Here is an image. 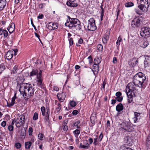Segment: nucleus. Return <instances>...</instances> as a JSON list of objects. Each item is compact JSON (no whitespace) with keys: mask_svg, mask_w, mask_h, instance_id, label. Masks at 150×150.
Wrapping results in <instances>:
<instances>
[{"mask_svg":"<svg viewBox=\"0 0 150 150\" xmlns=\"http://www.w3.org/2000/svg\"><path fill=\"white\" fill-rule=\"evenodd\" d=\"M5 69V67L4 64H1L0 65V75L2 72Z\"/></svg>","mask_w":150,"mask_h":150,"instance_id":"29","label":"nucleus"},{"mask_svg":"<svg viewBox=\"0 0 150 150\" xmlns=\"http://www.w3.org/2000/svg\"><path fill=\"white\" fill-rule=\"evenodd\" d=\"M8 129L10 131H12L13 130V126L12 125H10L8 126Z\"/></svg>","mask_w":150,"mask_h":150,"instance_id":"51","label":"nucleus"},{"mask_svg":"<svg viewBox=\"0 0 150 150\" xmlns=\"http://www.w3.org/2000/svg\"><path fill=\"white\" fill-rule=\"evenodd\" d=\"M69 20H67L65 23L66 26L70 28L78 31L82 30V26L80 22L78 19L75 18H71L69 16H68Z\"/></svg>","mask_w":150,"mask_h":150,"instance_id":"3","label":"nucleus"},{"mask_svg":"<svg viewBox=\"0 0 150 150\" xmlns=\"http://www.w3.org/2000/svg\"><path fill=\"white\" fill-rule=\"evenodd\" d=\"M141 18L137 17L134 18L132 21V25L134 28L138 27L141 25Z\"/></svg>","mask_w":150,"mask_h":150,"instance_id":"8","label":"nucleus"},{"mask_svg":"<svg viewBox=\"0 0 150 150\" xmlns=\"http://www.w3.org/2000/svg\"><path fill=\"white\" fill-rule=\"evenodd\" d=\"M50 24L52 25L54 30L57 28V24L56 23H54L53 22H50Z\"/></svg>","mask_w":150,"mask_h":150,"instance_id":"33","label":"nucleus"},{"mask_svg":"<svg viewBox=\"0 0 150 150\" xmlns=\"http://www.w3.org/2000/svg\"><path fill=\"white\" fill-rule=\"evenodd\" d=\"M144 67L145 68L148 67L149 65V60L148 59H146L144 62Z\"/></svg>","mask_w":150,"mask_h":150,"instance_id":"27","label":"nucleus"},{"mask_svg":"<svg viewBox=\"0 0 150 150\" xmlns=\"http://www.w3.org/2000/svg\"><path fill=\"white\" fill-rule=\"evenodd\" d=\"M144 38L146 39V41L148 43H149V42H150V35H149L148 36H147L144 37Z\"/></svg>","mask_w":150,"mask_h":150,"instance_id":"47","label":"nucleus"},{"mask_svg":"<svg viewBox=\"0 0 150 150\" xmlns=\"http://www.w3.org/2000/svg\"><path fill=\"white\" fill-rule=\"evenodd\" d=\"M15 24L13 23H12L9 27L7 28L9 32L10 33L13 32L15 29Z\"/></svg>","mask_w":150,"mask_h":150,"instance_id":"16","label":"nucleus"},{"mask_svg":"<svg viewBox=\"0 0 150 150\" xmlns=\"http://www.w3.org/2000/svg\"><path fill=\"white\" fill-rule=\"evenodd\" d=\"M41 111L42 112H46V109L44 107L42 106V107L41 108Z\"/></svg>","mask_w":150,"mask_h":150,"instance_id":"58","label":"nucleus"},{"mask_svg":"<svg viewBox=\"0 0 150 150\" xmlns=\"http://www.w3.org/2000/svg\"><path fill=\"white\" fill-rule=\"evenodd\" d=\"M95 20L93 18H91L88 21L87 28L90 31H94L97 29Z\"/></svg>","mask_w":150,"mask_h":150,"instance_id":"6","label":"nucleus"},{"mask_svg":"<svg viewBox=\"0 0 150 150\" xmlns=\"http://www.w3.org/2000/svg\"><path fill=\"white\" fill-rule=\"evenodd\" d=\"M98 49L99 51H102L103 49V47L102 45L99 44L98 45Z\"/></svg>","mask_w":150,"mask_h":150,"instance_id":"49","label":"nucleus"},{"mask_svg":"<svg viewBox=\"0 0 150 150\" xmlns=\"http://www.w3.org/2000/svg\"><path fill=\"white\" fill-rule=\"evenodd\" d=\"M36 81L38 82L37 85L38 86L42 88H44V85L42 83V80H37Z\"/></svg>","mask_w":150,"mask_h":150,"instance_id":"21","label":"nucleus"},{"mask_svg":"<svg viewBox=\"0 0 150 150\" xmlns=\"http://www.w3.org/2000/svg\"><path fill=\"white\" fill-rule=\"evenodd\" d=\"M25 116L24 114L21 115L17 119L15 120V122L16 127H19L24 123Z\"/></svg>","mask_w":150,"mask_h":150,"instance_id":"7","label":"nucleus"},{"mask_svg":"<svg viewBox=\"0 0 150 150\" xmlns=\"http://www.w3.org/2000/svg\"><path fill=\"white\" fill-rule=\"evenodd\" d=\"M145 144L148 148L150 149V133L149 134L146 139Z\"/></svg>","mask_w":150,"mask_h":150,"instance_id":"18","label":"nucleus"},{"mask_svg":"<svg viewBox=\"0 0 150 150\" xmlns=\"http://www.w3.org/2000/svg\"><path fill=\"white\" fill-rule=\"evenodd\" d=\"M6 4V0H1L0 1V11L3 10L5 7Z\"/></svg>","mask_w":150,"mask_h":150,"instance_id":"15","label":"nucleus"},{"mask_svg":"<svg viewBox=\"0 0 150 150\" xmlns=\"http://www.w3.org/2000/svg\"><path fill=\"white\" fill-rule=\"evenodd\" d=\"M58 99L61 102H63L66 96V94L65 93L62 92L61 93H58L57 95Z\"/></svg>","mask_w":150,"mask_h":150,"instance_id":"10","label":"nucleus"},{"mask_svg":"<svg viewBox=\"0 0 150 150\" xmlns=\"http://www.w3.org/2000/svg\"><path fill=\"white\" fill-rule=\"evenodd\" d=\"M46 26L47 28L50 30H54L53 27H52V25L50 24V23L46 25Z\"/></svg>","mask_w":150,"mask_h":150,"instance_id":"42","label":"nucleus"},{"mask_svg":"<svg viewBox=\"0 0 150 150\" xmlns=\"http://www.w3.org/2000/svg\"><path fill=\"white\" fill-rule=\"evenodd\" d=\"M134 113L135 117L133 118L134 123L138 122L140 119V117L139 115L140 113H137V114Z\"/></svg>","mask_w":150,"mask_h":150,"instance_id":"20","label":"nucleus"},{"mask_svg":"<svg viewBox=\"0 0 150 150\" xmlns=\"http://www.w3.org/2000/svg\"><path fill=\"white\" fill-rule=\"evenodd\" d=\"M80 131L79 130L76 129L74 131V133L78 136L80 134Z\"/></svg>","mask_w":150,"mask_h":150,"instance_id":"44","label":"nucleus"},{"mask_svg":"<svg viewBox=\"0 0 150 150\" xmlns=\"http://www.w3.org/2000/svg\"><path fill=\"white\" fill-rule=\"evenodd\" d=\"M94 64L96 65H98L99 62L98 60L96 59H95L94 60Z\"/></svg>","mask_w":150,"mask_h":150,"instance_id":"63","label":"nucleus"},{"mask_svg":"<svg viewBox=\"0 0 150 150\" xmlns=\"http://www.w3.org/2000/svg\"><path fill=\"white\" fill-rule=\"evenodd\" d=\"M88 58L89 59V63L91 64L93 62V59L91 56H89Z\"/></svg>","mask_w":150,"mask_h":150,"instance_id":"57","label":"nucleus"},{"mask_svg":"<svg viewBox=\"0 0 150 150\" xmlns=\"http://www.w3.org/2000/svg\"><path fill=\"white\" fill-rule=\"evenodd\" d=\"M63 126H64V128L63 129V130L64 131L66 132L68 129V126L67 125H63Z\"/></svg>","mask_w":150,"mask_h":150,"instance_id":"60","label":"nucleus"},{"mask_svg":"<svg viewBox=\"0 0 150 150\" xmlns=\"http://www.w3.org/2000/svg\"><path fill=\"white\" fill-rule=\"evenodd\" d=\"M26 131L25 130H21L20 133L21 138L22 139H23L25 138L26 135Z\"/></svg>","mask_w":150,"mask_h":150,"instance_id":"22","label":"nucleus"},{"mask_svg":"<svg viewBox=\"0 0 150 150\" xmlns=\"http://www.w3.org/2000/svg\"><path fill=\"white\" fill-rule=\"evenodd\" d=\"M14 103H15L14 102H13L11 101V103L7 102V106L8 107H10L13 106L14 105Z\"/></svg>","mask_w":150,"mask_h":150,"instance_id":"48","label":"nucleus"},{"mask_svg":"<svg viewBox=\"0 0 150 150\" xmlns=\"http://www.w3.org/2000/svg\"><path fill=\"white\" fill-rule=\"evenodd\" d=\"M123 109V106L122 104L120 103L116 106V110L118 112H120Z\"/></svg>","mask_w":150,"mask_h":150,"instance_id":"19","label":"nucleus"},{"mask_svg":"<svg viewBox=\"0 0 150 150\" xmlns=\"http://www.w3.org/2000/svg\"><path fill=\"white\" fill-rule=\"evenodd\" d=\"M115 95L117 97H120L121 96L122 93L120 92H117L116 93Z\"/></svg>","mask_w":150,"mask_h":150,"instance_id":"59","label":"nucleus"},{"mask_svg":"<svg viewBox=\"0 0 150 150\" xmlns=\"http://www.w3.org/2000/svg\"><path fill=\"white\" fill-rule=\"evenodd\" d=\"M103 5H101L100 6V8H101V12H100V14H104V8L103 7Z\"/></svg>","mask_w":150,"mask_h":150,"instance_id":"61","label":"nucleus"},{"mask_svg":"<svg viewBox=\"0 0 150 150\" xmlns=\"http://www.w3.org/2000/svg\"><path fill=\"white\" fill-rule=\"evenodd\" d=\"M146 79V77L144 74L142 72H139L134 76L133 82L128 84L127 86L129 90L133 92L134 96L136 95L138 92L137 86L139 88H142L143 83Z\"/></svg>","mask_w":150,"mask_h":150,"instance_id":"1","label":"nucleus"},{"mask_svg":"<svg viewBox=\"0 0 150 150\" xmlns=\"http://www.w3.org/2000/svg\"><path fill=\"white\" fill-rule=\"evenodd\" d=\"M32 144V143L30 142H28L25 143V147L26 149H30Z\"/></svg>","mask_w":150,"mask_h":150,"instance_id":"24","label":"nucleus"},{"mask_svg":"<svg viewBox=\"0 0 150 150\" xmlns=\"http://www.w3.org/2000/svg\"><path fill=\"white\" fill-rule=\"evenodd\" d=\"M115 99L118 102H121L123 99L122 96H121L119 97H117L115 98Z\"/></svg>","mask_w":150,"mask_h":150,"instance_id":"46","label":"nucleus"},{"mask_svg":"<svg viewBox=\"0 0 150 150\" xmlns=\"http://www.w3.org/2000/svg\"><path fill=\"white\" fill-rule=\"evenodd\" d=\"M89 147V145L88 143V141L86 140L83 141V144L82 143H80L79 145L80 148L88 149Z\"/></svg>","mask_w":150,"mask_h":150,"instance_id":"11","label":"nucleus"},{"mask_svg":"<svg viewBox=\"0 0 150 150\" xmlns=\"http://www.w3.org/2000/svg\"><path fill=\"white\" fill-rule=\"evenodd\" d=\"M3 35L4 38H6L8 35V33L6 30L0 28V35Z\"/></svg>","mask_w":150,"mask_h":150,"instance_id":"17","label":"nucleus"},{"mask_svg":"<svg viewBox=\"0 0 150 150\" xmlns=\"http://www.w3.org/2000/svg\"><path fill=\"white\" fill-rule=\"evenodd\" d=\"M69 44L70 45H72L73 44V38H70L69 39Z\"/></svg>","mask_w":150,"mask_h":150,"instance_id":"54","label":"nucleus"},{"mask_svg":"<svg viewBox=\"0 0 150 150\" xmlns=\"http://www.w3.org/2000/svg\"><path fill=\"white\" fill-rule=\"evenodd\" d=\"M31 24L32 25V26L33 27V28H34L35 30L36 31L37 30V29H36V27L34 25L33 23V21L32 19H31Z\"/></svg>","mask_w":150,"mask_h":150,"instance_id":"62","label":"nucleus"},{"mask_svg":"<svg viewBox=\"0 0 150 150\" xmlns=\"http://www.w3.org/2000/svg\"><path fill=\"white\" fill-rule=\"evenodd\" d=\"M69 104L72 107L75 106L76 105V102L74 101H70Z\"/></svg>","mask_w":150,"mask_h":150,"instance_id":"35","label":"nucleus"},{"mask_svg":"<svg viewBox=\"0 0 150 150\" xmlns=\"http://www.w3.org/2000/svg\"><path fill=\"white\" fill-rule=\"evenodd\" d=\"M138 7L142 11H147L150 4V0H140Z\"/></svg>","mask_w":150,"mask_h":150,"instance_id":"4","label":"nucleus"},{"mask_svg":"<svg viewBox=\"0 0 150 150\" xmlns=\"http://www.w3.org/2000/svg\"><path fill=\"white\" fill-rule=\"evenodd\" d=\"M45 4L44 3L40 4L39 5V7L40 9H42L45 6Z\"/></svg>","mask_w":150,"mask_h":150,"instance_id":"50","label":"nucleus"},{"mask_svg":"<svg viewBox=\"0 0 150 150\" xmlns=\"http://www.w3.org/2000/svg\"><path fill=\"white\" fill-rule=\"evenodd\" d=\"M13 52L11 50H9L7 53L6 55V57L7 59L9 60L11 59L13 57Z\"/></svg>","mask_w":150,"mask_h":150,"instance_id":"14","label":"nucleus"},{"mask_svg":"<svg viewBox=\"0 0 150 150\" xmlns=\"http://www.w3.org/2000/svg\"><path fill=\"white\" fill-rule=\"evenodd\" d=\"M80 121L79 120H78L74 123V126H76L77 128H79L80 127L78 126V125L80 124Z\"/></svg>","mask_w":150,"mask_h":150,"instance_id":"37","label":"nucleus"},{"mask_svg":"<svg viewBox=\"0 0 150 150\" xmlns=\"http://www.w3.org/2000/svg\"><path fill=\"white\" fill-rule=\"evenodd\" d=\"M71 2V7H76L78 6V4L76 3H74L73 2H74V0H69Z\"/></svg>","mask_w":150,"mask_h":150,"instance_id":"34","label":"nucleus"},{"mask_svg":"<svg viewBox=\"0 0 150 150\" xmlns=\"http://www.w3.org/2000/svg\"><path fill=\"white\" fill-rule=\"evenodd\" d=\"M126 92L128 96L129 99H128V102L129 103H131L132 101V99L133 98V94H133V92L132 91H130L129 90L128 92L127 91V90L126 91Z\"/></svg>","mask_w":150,"mask_h":150,"instance_id":"13","label":"nucleus"},{"mask_svg":"<svg viewBox=\"0 0 150 150\" xmlns=\"http://www.w3.org/2000/svg\"><path fill=\"white\" fill-rule=\"evenodd\" d=\"M38 118V113H34L33 119L34 120H37Z\"/></svg>","mask_w":150,"mask_h":150,"instance_id":"43","label":"nucleus"},{"mask_svg":"<svg viewBox=\"0 0 150 150\" xmlns=\"http://www.w3.org/2000/svg\"><path fill=\"white\" fill-rule=\"evenodd\" d=\"M38 137L39 139L42 140H43V138L44 137V136L43 134L40 133L38 134Z\"/></svg>","mask_w":150,"mask_h":150,"instance_id":"36","label":"nucleus"},{"mask_svg":"<svg viewBox=\"0 0 150 150\" xmlns=\"http://www.w3.org/2000/svg\"><path fill=\"white\" fill-rule=\"evenodd\" d=\"M42 115L45 117L46 121L49 122V113H42Z\"/></svg>","mask_w":150,"mask_h":150,"instance_id":"23","label":"nucleus"},{"mask_svg":"<svg viewBox=\"0 0 150 150\" xmlns=\"http://www.w3.org/2000/svg\"><path fill=\"white\" fill-rule=\"evenodd\" d=\"M33 131V129L32 127H30L28 129V132L29 134V135H32V133Z\"/></svg>","mask_w":150,"mask_h":150,"instance_id":"52","label":"nucleus"},{"mask_svg":"<svg viewBox=\"0 0 150 150\" xmlns=\"http://www.w3.org/2000/svg\"><path fill=\"white\" fill-rule=\"evenodd\" d=\"M149 45V43L146 41H144L141 45V46L143 48H145L148 45Z\"/></svg>","mask_w":150,"mask_h":150,"instance_id":"28","label":"nucleus"},{"mask_svg":"<svg viewBox=\"0 0 150 150\" xmlns=\"http://www.w3.org/2000/svg\"><path fill=\"white\" fill-rule=\"evenodd\" d=\"M38 70L37 69H33L32 72L30 73L31 76L35 75L38 74Z\"/></svg>","mask_w":150,"mask_h":150,"instance_id":"30","label":"nucleus"},{"mask_svg":"<svg viewBox=\"0 0 150 150\" xmlns=\"http://www.w3.org/2000/svg\"><path fill=\"white\" fill-rule=\"evenodd\" d=\"M93 69H95V71H98L99 70V67L98 65L93 64Z\"/></svg>","mask_w":150,"mask_h":150,"instance_id":"39","label":"nucleus"},{"mask_svg":"<svg viewBox=\"0 0 150 150\" xmlns=\"http://www.w3.org/2000/svg\"><path fill=\"white\" fill-rule=\"evenodd\" d=\"M109 37L108 35H105L104 36L102 39L103 43H106Z\"/></svg>","mask_w":150,"mask_h":150,"instance_id":"31","label":"nucleus"},{"mask_svg":"<svg viewBox=\"0 0 150 150\" xmlns=\"http://www.w3.org/2000/svg\"><path fill=\"white\" fill-rule=\"evenodd\" d=\"M150 28L148 26H143L141 28L140 35L144 38L150 35Z\"/></svg>","mask_w":150,"mask_h":150,"instance_id":"5","label":"nucleus"},{"mask_svg":"<svg viewBox=\"0 0 150 150\" xmlns=\"http://www.w3.org/2000/svg\"><path fill=\"white\" fill-rule=\"evenodd\" d=\"M19 91L25 100H27L33 95L35 89L31 84L24 83L20 84Z\"/></svg>","mask_w":150,"mask_h":150,"instance_id":"2","label":"nucleus"},{"mask_svg":"<svg viewBox=\"0 0 150 150\" xmlns=\"http://www.w3.org/2000/svg\"><path fill=\"white\" fill-rule=\"evenodd\" d=\"M106 84V83L105 82V81H104L102 84V87L101 88V90H102V88H103V90H105V85Z\"/></svg>","mask_w":150,"mask_h":150,"instance_id":"55","label":"nucleus"},{"mask_svg":"<svg viewBox=\"0 0 150 150\" xmlns=\"http://www.w3.org/2000/svg\"><path fill=\"white\" fill-rule=\"evenodd\" d=\"M15 146L16 148L19 149L21 147V144L19 143H17L15 144Z\"/></svg>","mask_w":150,"mask_h":150,"instance_id":"45","label":"nucleus"},{"mask_svg":"<svg viewBox=\"0 0 150 150\" xmlns=\"http://www.w3.org/2000/svg\"><path fill=\"white\" fill-rule=\"evenodd\" d=\"M117 123H118V125L120 127V130H124L125 131H129V125L127 123L124 122H123L120 124L119 122H117Z\"/></svg>","mask_w":150,"mask_h":150,"instance_id":"9","label":"nucleus"},{"mask_svg":"<svg viewBox=\"0 0 150 150\" xmlns=\"http://www.w3.org/2000/svg\"><path fill=\"white\" fill-rule=\"evenodd\" d=\"M6 125V122L5 121H3L1 124V125L3 127H5Z\"/></svg>","mask_w":150,"mask_h":150,"instance_id":"56","label":"nucleus"},{"mask_svg":"<svg viewBox=\"0 0 150 150\" xmlns=\"http://www.w3.org/2000/svg\"><path fill=\"white\" fill-rule=\"evenodd\" d=\"M130 139V137L128 136H126L124 138V141L125 143H128Z\"/></svg>","mask_w":150,"mask_h":150,"instance_id":"26","label":"nucleus"},{"mask_svg":"<svg viewBox=\"0 0 150 150\" xmlns=\"http://www.w3.org/2000/svg\"><path fill=\"white\" fill-rule=\"evenodd\" d=\"M96 113H92L91 115L90 120L91 122L93 124L92 126L94 125L96 121Z\"/></svg>","mask_w":150,"mask_h":150,"instance_id":"12","label":"nucleus"},{"mask_svg":"<svg viewBox=\"0 0 150 150\" xmlns=\"http://www.w3.org/2000/svg\"><path fill=\"white\" fill-rule=\"evenodd\" d=\"M18 66L16 65L15 66L12 70V73L13 74H16L17 73V71L18 70Z\"/></svg>","mask_w":150,"mask_h":150,"instance_id":"38","label":"nucleus"},{"mask_svg":"<svg viewBox=\"0 0 150 150\" xmlns=\"http://www.w3.org/2000/svg\"><path fill=\"white\" fill-rule=\"evenodd\" d=\"M44 16L42 14H39V16H38V19H42L43 18Z\"/></svg>","mask_w":150,"mask_h":150,"instance_id":"64","label":"nucleus"},{"mask_svg":"<svg viewBox=\"0 0 150 150\" xmlns=\"http://www.w3.org/2000/svg\"><path fill=\"white\" fill-rule=\"evenodd\" d=\"M122 41V39L121 38L120 36H119L116 42V45H118V47L119 46L120 44V42Z\"/></svg>","mask_w":150,"mask_h":150,"instance_id":"32","label":"nucleus"},{"mask_svg":"<svg viewBox=\"0 0 150 150\" xmlns=\"http://www.w3.org/2000/svg\"><path fill=\"white\" fill-rule=\"evenodd\" d=\"M134 3L131 2H128L125 4V6L127 7H129L134 6Z\"/></svg>","mask_w":150,"mask_h":150,"instance_id":"25","label":"nucleus"},{"mask_svg":"<svg viewBox=\"0 0 150 150\" xmlns=\"http://www.w3.org/2000/svg\"><path fill=\"white\" fill-rule=\"evenodd\" d=\"M58 107H57L56 109V111L58 112L61 109V105L59 104H58Z\"/></svg>","mask_w":150,"mask_h":150,"instance_id":"53","label":"nucleus"},{"mask_svg":"<svg viewBox=\"0 0 150 150\" xmlns=\"http://www.w3.org/2000/svg\"><path fill=\"white\" fill-rule=\"evenodd\" d=\"M121 113H117V115L115 116V118L116 120V121H118V119H119L120 120H121V118L120 116L121 117V116H122L121 115H120Z\"/></svg>","mask_w":150,"mask_h":150,"instance_id":"41","label":"nucleus"},{"mask_svg":"<svg viewBox=\"0 0 150 150\" xmlns=\"http://www.w3.org/2000/svg\"><path fill=\"white\" fill-rule=\"evenodd\" d=\"M135 12L138 14L141 15L142 14V11L141 10H139L138 8H135L134 9Z\"/></svg>","mask_w":150,"mask_h":150,"instance_id":"40","label":"nucleus"}]
</instances>
